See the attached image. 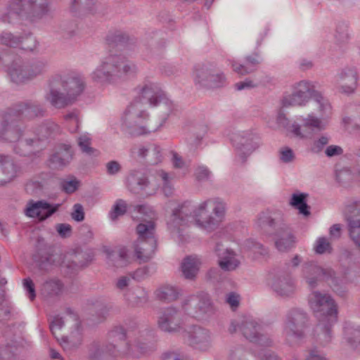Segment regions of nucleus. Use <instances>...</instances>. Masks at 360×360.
Returning <instances> with one entry per match:
<instances>
[{
  "mask_svg": "<svg viewBox=\"0 0 360 360\" xmlns=\"http://www.w3.org/2000/svg\"><path fill=\"white\" fill-rule=\"evenodd\" d=\"M167 206L172 209L167 221V229L172 237L179 241L183 240V231L192 224L206 232L214 231L226 212V204L219 198H207L195 205L189 202L171 200Z\"/></svg>",
  "mask_w": 360,
  "mask_h": 360,
  "instance_id": "f257e3e1",
  "label": "nucleus"
},
{
  "mask_svg": "<svg viewBox=\"0 0 360 360\" xmlns=\"http://www.w3.org/2000/svg\"><path fill=\"white\" fill-rule=\"evenodd\" d=\"M131 214L134 219L142 220L136 226L139 238L135 253L138 259L146 262L152 257L157 247L154 236L156 214L151 207L142 205L135 206Z\"/></svg>",
  "mask_w": 360,
  "mask_h": 360,
  "instance_id": "f03ea898",
  "label": "nucleus"
},
{
  "mask_svg": "<svg viewBox=\"0 0 360 360\" xmlns=\"http://www.w3.org/2000/svg\"><path fill=\"white\" fill-rule=\"evenodd\" d=\"M49 0H10L0 21L5 24H15L20 20L37 23L49 14Z\"/></svg>",
  "mask_w": 360,
  "mask_h": 360,
  "instance_id": "7ed1b4c3",
  "label": "nucleus"
},
{
  "mask_svg": "<svg viewBox=\"0 0 360 360\" xmlns=\"http://www.w3.org/2000/svg\"><path fill=\"white\" fill-rule=\"evenodd\" d=\"M308 302L309 308L318 319L319 326L324 330L323 335L326 341H330V328L338 320V307L335 300L328 293L314 290L309 294Z\"/></svg>",
  "mask_w": 360,
  "mask_h": 360,
  "instance_id": "20e7f679",
  "label": "nucleus"
},
{
  "mask_svg": "<svg viewBox=\"0 0 360 360\" xmlns=\"http://www.w3.org/2000/svg\"><path fill=\"white\" fill-rule=\"evenodd\" d=\"M313 101L316 104L319 116L311 112L306 117L301 116L299 118V120L302 123L303 127L310 131L311 136L313 131L326 130L333 113V106L330 101L320 92L317 91L314 94Z\"/></svg>",
  "mask_w": 360,
  "mask_h": 360,
  "instance_id": "39448f33",
  "label": "nucleus"
},
{
  "mask_svg": "<svg viewBox=\"0 0 360 360\" xmlns=\"http://www.w3.org/2000/svg\"><path fill=\"white\" fill-rule=\"evenodd\" d=\"M33 259L40 270L49 271L53 266H62L66 259V252H62L48 244L44 238L38 237Z\"/></svg>",
  "mask_w": 360,
  "mask_h": 360,
  "instance_id": "423d86ee",
  "label": "nucleus"
},
{
  "mask_svg": "<svg viewBox=\"0 0 360 360\" xmlns=\"http://www.w3.org/2000/svg\"><path fill=\"white\" fill-rule=\"evenodd\" d=\"M137 93L148 100L151 107L160 106L167 114L176 110V105L167 97L161 86L150 79H146L136 89Z\"/></svg>",
  "mask_w": 360,
  "mask_h": 360,
  "instance_id": "0eeeda50",
  "label": "nucleus"
},
{
  "mask_svg": "<svg viewBox=\"0 0 360 360\" xmlns=\"http://www.w3.org/2000/svg\"><path fill=\"white\" fill-rule=\"evenodd\" d=\"M148 114L143 110L142 103L135 101L130 103L124 111L122 120L130 129L132 135H143L157 130L150 124L144 125L143 122L147 119Z\"/></svg>",
  "mask_w": 360,
  "mask_h": 360,
  "instance_id": "6e6552de",
  "label": "nucleus"
},
{
  "mask_svg": "<svg viewBox=\"0 0 360 360\" xmlns=\"http://www.w3.org/2000/svg\"><path fill=\"white\" fill-rule=\"evenodd\" d=\"M231 140L236 156L241 162H244L261 144L259 136L252 130L238 131L233 134Z\"/></svg>",
  "mask_w": 360,
  "mask_h": 360,
  "instance_id": "1a4fd4ad",
  "label": "nucleus"
},
{
  "mask_svg": "<svg viewBox=\"0 0 360 360\" xmlns=\"http://www.w3.org/2000/svg\"><path fill=\"white\" fill-rule=\"evenodd\" d=\"M307 322V314L298 309L288 312L283 327V335L289 344L296 343L304 334V328Z\"/></svg>",
  "mask_w": 360,
  "mask_h": 360,
  "instance_id": "9d476101",
  "label": "nucleus"
},
{
  "mask_svg": "<svg viewBox=\"0 0 360 360\" xmlns=\"http://www.w3.org/2000/svg\"><path fill=\"white\" fill-rule=\"evenodd\" d=\"M116 60L114 54L102 58L89 75L90 80L101 86L113 84L117 82Z\"/></svg>",
  "mask_w": 360,
  "mask_h": 360,
  "instance_id": "9b49d317",
  "label": "nucleus"
},
{
  "mask_svg": "<svg viewBox=\"0 0 360 360\" xmlns=\"http://www.w3.org/2000/svg\"><path fill=\"white\" fill-rule=\"evenodd\" d=\"M317 91L314 85L309 81H300L292 86L291 93H285L281 100L283 107L304 106Z\"/></svg>",
  "mask_w": 360,
  "mask_h": 360,
  "instance_id": "f8f14e48",
  "label": "nucleus"
},
{
  "mask_svg": "<svg viewBox=\"0 0 360 360\" xmlns=\"http://www.w3.org/2000/svg\"><path fill=\"white\" fill-rule=\"evenodd\" d=\"M20 120L11 108L3 113L0 116V140L11 143L19 141L22 135Z\"/></svg>",
  "mask_w": 360,
  "mask_h": 360,
  "instance_id": "ddd939ff",
  "label": "nucleus"
},
{
  "mask_svg": "<svg viewBox=\"0 0 360 360\" xmlns=\"http://www.w3.org/2000/svg\"><path fill=\"white\" fill-rule=\"evenodd\" d=\"M182 313L186 314L181 308V311L173 307L163 309L158 317V328L169 333L181 332L184 326Z\"/></svg>",
  "mask_w": 360,
  "mask_h": 360,
  "instance_id": "4468645a",
  "label": "nucleus"
},
{
  "mask_svg": "<svg viewBox=\"0 0 360 360\" xmlns=\"http://www.w3.org/2000/svg\"><path fill=\"white\" fill-rule=\"evenodd\" d=\"M212 308V302L209 295L202 292L185 298L181 302V309L186 315L200 318Z\"/></svg>",
  "mask_w": 360,
  "mask_h": 360,
  "instance_id": "2eb2a0df",
  "label": "nucleus"
},
{
  "mask_svg": "<svg viewBox=\"0 0 360 360\" xmlns=\"http://www.w3.org/2000/svg\"><path fill=\"white\" fill-rule=\"evenodd\" d=\"M187 343L195 349L206 351L212 346L213 336L207 328L199 326H193L184 334Z\"/></svg>",
  "mask_w": 360,
  "mask_h": 360,
  "instance_id": "dca6fc26",
  "label": "nucleus"
},
{
  "mask_svg": "<svg viewBox=\"0 0 360 360\" xmlns=\"http://www.w3.org/2000/svg\"><path fill=\"white\" fill-rule=\"evenodd\" d=\"M67 82L60 76L53 77L49 84V91L45 98L56 108H63L68 105Z\"/></svg>",
  "mask_w": 360,
  "mask_h": 360,
  "instance_id": "f3484780",
  "label": "nucleus"
},
{
  "mask_svg": "<svg viewBox=\"0 0 360 360\" xmlns=\"http://www.w3.org/2000/svg\"><path fill=\"white\" fill-rule=\"evenodd\" d=\"M60 206V204H51L43 200H30L27 202L24 213L28 217L37 218L39 221H43L56 212Z\"/></svg>",
  "mask_w": 360,
  "mask_h": 360,
  "instance_id": "a211bd4d",
  "label": "nucleus"
},
{
  "mask_svg": "<svg viewBox=\"0 0 360 360\" xmlns=\"http://www.w3.org/2000/svg\"><path fill=\"white\" fill-rule=\"evenodd\" d=\"M338 87L343 94H353L358 86L359 75L354 66H346L335 76Z\"/></svg>",
  "mask_w": 360,
  "mask_h": 360,
  "instance_id": "6ab92c4d",
  "label": "nucleus"
},
{
  "mask_svg": "<svg viewBox=\"0 0 360 360\" xmlns=\"http://www.w3.org/2000/svg\"><path fill=\"white\" fill-rule=\"evenodd\" d=\"M333 275V271L329 269H323L314 262H306L302 266V276L311 288L316 287L321 278L328 279L330 278L333 283L335 284Z\"/></svg>",
  "mask_w": 360,
  "mask_h": 360,
  "instance_id": "aec40b11",
  "label": "nucleus"
},
{
  "mask_svg": "<svg viewBox=\"0 0 360 360\" xmlns=\"http://www.w3.org/2000/svg\"><path fill=\"white\" fill-rule=\"evenodd\" d=\"M349 234L360 250V202H354L347 207Z\"/></svg>",
  "mask_w": 360,
  "mask_h": 360,
  "instance_id": "412c9836",
  "label": "nucleus"
},
{
  "mask_svg": "<svg viewBox=\"0 0 360 360\" xmlns=\"http://www.w3.org/2000/svg\"><path fill=\"white\" fill-rule=\"evenodd\" d=\"M11 108L20 120L41 117L45 114L41 105L31 101L19 103Z\"/></svg>",
  "mask_w": 360,
  "mask_h": 360,
  "instance_id": "4be33fe9",
  "label": "nucleus"
},
{
  "mask_svg": "<svg viewBox=\"0 0 360 360\" xmlns=\"http://www.w3.org/2000/svg\"><path fill=\"white\" fill-rule=\"evenodd\" d=\"M268 285L276 295L282 297L291 295L295 289L292 278L284 274L272 276L269 278Z\"/></svg>",
  "mask_w": 360,
  "mask_h": 360,
  "instance_id": "5701e85b",
  "label": "nucleus"
},
{
  "mask_svg": "<svg viewBox=\"0 0 360 360\" xmlns=\"http://www.w3.org/2000/svg\"><path fill=\"white\" fill-rule=\"evenodd\" d=\"M239 329L247 339L261 346H270L272 342L268 337L259 333L260 326L254 320L244 321Z\"/></svg>",
  "mask_w": 360,
  "mask_h": 360,
  "instance_id": "b1692460",
  "label": "nucleus"
},
{
  "mask_svg": "<svg viewBox=\"0 0 360 360\" xmlns=\"http://www.w3.org/2000/svg\"><path fill=\"white\" fill-rule=\"evenodd\" d=\"M86 88L84 76L81 72L71 71L69 73V104L80 100Z\"/></svg>",
  "mask_w": 360,
  "mask_h": 360,
  "instance_id": "393cba45",
  "label": "nucleus"
},
{
  "mask_svg": "<svg viewBox=\"0 0 360 360\" xmlns=\"http://www.w3.org/2000/svg\"><path fill=\"white\" fill-rule=\"evenodd\" d=\"M127 338V348L123 351L124 353L138 357L146 352L148 347L143 332H130Z\"/></svg>",
  "mask_w": 360,
  "mask_h": 360,
  "instance_id": "a878e982",
  "label": "nucleus"
},
{
  "mask_svg": "<svg viewBox=\"0 0 360 360\" xmlns=\"http://www.w3.org/2000/svg\"><path fill=\"white\" fill-rule=\"evenodd\" d=\"M28 68L29 62L20 58H15L8 68L11 81L18 84L30 81Z\"/></svg>",
  "mask_w": 360,
  "mask_h": 360,
  "instance_id": "bb28decb",
  "label": "nucleus"
},
{
  "mask_svg": "<svg viewBox=\"0 0 360 360\" xmlns=\"http://www.w3.org/2000/svg\"><path fill=\"white\" fill-rule=\"evenodd\" d=\"M215 251L218 256V264L225 271L236 270L240 264L238 255L231 249L222 250L217 245Z\"/></svg>",
  "mask_w": 360,
  "mask_h": 360,
  "instance_id": "cd10ccee",
  "label": "nucleus"
},
{
  "mask_svg": "<svg viewBox=\"0 0 360 360\" xmlns=\"http://www.w3.org/2000/svg\"><path fill=\"white\" fill-rule=\"evenodd\" d=\"M124 183L131 192L136 193L145 191L149 185L146 176L140 169L130 170L125 177Z\"/></svg>",
  "mask_w": 360,
  "mask_h": 360,
  "instance_id": "c85d7f7f",
  "label": "nucleus"
},
{
  "mask_svg": "<svg viewBox=\"0 0 360 360\" xmlns=\"http://www.w3.org/2000/svg\"><path fill=\"white\" fill-rule=\"evenodd\" d=\"M18 174V168L9 155L0 154V186L11 183Z\"/></svg>",
  "mask_w": 360,
  "mask_h": 360,
  "instance_id": "c756f323",
  "label": "nucleus"
},
{
  "mask_svg": "<svg viewBox=\"0 0 360 360\" xmlns=\"http://www.w3.org/2000/svg\"><path fill=\"white\" fill-rule=\"evenodd\" d=\"M18 141L14 150L22 156H31L41 148V143L34 134L33 136L27 135L24 139Z\"/></svg>",
  "mask_w": 360,
  "mask_h": 360,
  "instance_id": "7c9ffc66",
  "label": "nucleus"
},
{
  "mask_svg": "<svg viewBox=\"0 0 360 360\" xmlns=\"http://www.w3.org/2000/svg\"><path fill=\"white\" fill-rule=\"evenodd\" d=\"M276 122L279 127L286 129L291 132L295 137L300 139H307L311 137V133L307 129L304 128L297 123L290 124L285 115L282 112H278L276 116Z\"/></svg>",
  "mask_w": 360,
  "mask_h": 360,
  "instance_id": "2f4dec72",
  "label": "nucleus"
},
{
  "mask_svg": "<svg viewBox=\"0 0 360 360\" xmlns=\"http://www.w3.org/2000/svg\"><path fill=\"white\" fill-rule=\"evenodd\" d=\"M68 146L60 145L55 148L49 159V166L53 169H63L66 166Z\"/></svg>",
  "mask_w": 360,
  "mask_h": 360,
  "instance_id": "473e14b6",
  "label": "nucleus"
},
{
  "mask_svg": "<svg viewBox=\"0 0 360 360\" xmlns=\"http://www.w3.org/2000/svg\"><path fill=\"white\" fill-rule=\"evenodd\" d=\"M343 339L352 347L360 352V327L352 323H346L343 330Z\"/></svg>",
  "mask_w": 360,
  "mask_h": 360,
  "instance_id": "72a5a7b5",
  "label": "nucleus"
},
{
  "mask_svg": "<svg viewBox=\"0 0 360 360\" xmlns=\"http://www.w3.org/2000/svg\"><path fill=\"white\" fill-rule=\"evenodd\" d=\"M202 264L201 259L196 255L186 257L181 264V271L186 279H193L197 275Z\"/></svg>",
  "mask_w": 360,
  "mask_h": 360,
  "instance_id": "f704fd0d",
  "label": "nucleus"
},
{
  "mask_svg": "<svg viewBox=\"0 0 360 360\" xmlns=\"http://www.w3.org/2000/svg\"><path fill=\"white\" fill-rule=\"evenodd\" d=\"M102 251L106 255L111 264L117 267H122L127 264L128 255L124 247L120 248L117 252H115L110 247L103 246Z\"/></svg>",
  "mask_w": 360,
  "mask_h": 360,
  "instance_id": "c9c22d12",
  "label": "nucleus"
},
{
  "mask_svg": "<svg viewBox=\"0 0 360 360\" xmlns=\"http://www.w3.org/2000/svg\"><path fill=\"white\" fill-rule=\"evenodd\" d=\"M114 58L116 60L117 81L123 77L134 75L137 72V67L134 63L118 55H114Z\"/></svg>",
  "mask_w": 360,
  "mask_h": 360,
  "instance_id": "e433bc0d",
  "label": "nucleus"
},
{
  "mask_svg": "<svg viewBox=\"0 0 360 360\" xmlns=\"http://www.w3.org/2000/svg\"><path fill=\"white\" fill-rule=\"evenodd\" d=\"M133 153H136L140 158H148V161L151 164H158L162 160L161 149L159 146L152 145L149 147L141 146L137 149L132 150Z\"/></svg>",
  "mask_w": 360,
  "mask_h": 360,
  "instance_id": "4c0bfd02",
  "label": "nucleus"
},
{
  "mask_svg": "<svg viewBox=\"0 0 360 360\" xmlns=\"http://www.w3.org/2000/svg\"><path fill=\"white\" fill-rule=\"evenodd\" d=\"M63 283L58 278H51L46 281L41 287V294L46 298L58 297L63 292Z\"/></svg>",
  "mask_w": 360,
  "mask_h": 360,
  "instance_id": "58836bf2",
  "label": "nucleus"
},
{
  "mask_svg": "<svg viewBox=\"0 0 360 360\" xmlns=\"http://www.w3.org/2000/svg\"><path fill=\"white\" fill-rule=\"evenodd\" d=\"M259 58L257 56L248 57L244 64L236 61L231 63L233 70L240 75H244L255 70V67L259 63Z\"/></svg>",
  "mask_w": 360,
  "mask_h": 360,
  "instance_id": "ea45409f",
  "label": "nucleus"
},
{
  "mask_svg": "<svg viewBox=\"0 0 360 360\" xmlns=\"http://www.w3.org/2000/svg\"><path fill=\"white\" fill-rule=\"evenodd\" d=\"M307 197L308 194L307 193L296 192L292 194L289 202L292 207L297 209L300 214L306 217L310 214L309 206L307 203Z\"/></svg>",
  "mask_w": 360,
  "mask_h": 360,
  "instance_id": "a19ab883",
  "label": "nucleus"
},
{
  "mask_svg": "<svg viewBox=\"0 0 360 360\" xmlns=\"http://www.w3.org/2000/svg\"><path fill=\"white\" fill-rule=\"evenodd\" d=\"M295 239L289 231H285L277 235L275 246L280 252H285L294 246Z\"/></svg>",
  "mask_w": 360,
  "mask_h": 360,
  "instance_id": "79ce46f5",
  "label": "nucleus"
},
{
  "mask_svg": "<svg viewBox=\"0 0 360 360\" xmlns=\"http://www.w3.org/2000/svg\"><path fill=\"white\" fill-rule=\"evenodd\" d=\"M64 326V320L59 316H56L54 317L53 321L51 323L50 329L59 344L63 347L64 349H65L66 347L68 346V340L65 336L60 333V330Z\"/></svg>",
  "mask_w": 360,
  "mask_h": 360,
  "instance_id": "37998d69",
  "label": "nucleus"
},
{
  "mask_svg": "<svg viewBox=\"0 0 360 360\" xmlns=\"http://www.w3.org/2000/svg\"><path fill=\"white\" fill-rule=\"evenodd\" d=\"M60 131L59 127L54 122H46L41 124L37 130L34 132L37 138H39L41 143L48 137L58 133Z\"/></svg>",
  "mask_w": 360,
  "mask_h": 360,
  "instance_id": "c03bdc74",
  "label": "nucleus"
},
{
  "mask_svg": "<svg viewBox=\"0 0 360 360\" xmlns=\"http://www.w3.org/2000/svg\"><path fill=\"white\" fill-rule=\"evenodd\" d=\"M210 70L206 66L195 68L193 73L195 84L205 88L207 85H210V82H209Z\"/></svg>",
  "mask_w": 360,
  "mask_h": 360,
  "instance_id": "a18cd8bd",
  "label": "nucleus"
},
{
  "mask_svg": "<svg viewBox=\"0 0 360 360\" xmlns=\"http://www.w3.org/2000/svg\"><path fill=\"white\" fill-rule=\"evenodd\" d=\"M180 293L179 289L170 285H163L157 290V296L160 300L168 302L176 300Z\"/></svg>",
  "mask_w": 360,
  "mask_h": 360,
  "instance_id": "49530a36",
  "label": "nucleus"
},
{
  "mask_svg": "<svg viewBox=\"0 0 360 360\" xmlns=\"http://www.w3.org/2000/svg\"><path fill=\"white\" fill-rule=\"evenodd\" d=\"M127 209L128 205L127 202L122 199H117L115 201L108 212V218L112 221H115L120 217L125 214Z\"/></svg>",
  "mask_w": 360,
  "mask_h": 360,
  "instance_id": "de8ad7c7",
  "label": "nucleus"
},
{
  "mask_svg": "<svg viewBox=\"0 0 360 360\" xmlns=\"http://www.w3.org/2000/svg\"><path fill=\"white\" fill-rule=\"evenodd\" d=\"M157 176H159L162 183V192L165 196H170L172 195L174 188L172 184V180L174 178L173 174H169L163 170H158L156 172Z\"/></svg>",
  "mask_w": 360,
  "mask_h": 360,
  "instance_id": "09e8293b",
  "label": "nucleus"
},
{
  "mask_svg": "<svg viewBox=\"0 0 360 360\" xmlns=\"http://www.w3.org/2000/svg\"><path fill=\"white\" fill-rule=\"evenodd\" d=\"M20 44V35H14L13 33L7 31H3L0 33V44L9 47H18Z\"/></svg>",
  "mask_w": 360,
  "mask_h": 360,
  "instance_id": "8fccbe9b",
  "label": "nucleus"
},
{
  "mask_svg": "<svg viewBox=\"0 0 360 360\" xmlns=\"http://www.w3.org/2000/svg\"><path fill=\"white\" fill-rule=\"evenodd\" d=\"M69 323L72 322V327L75 328V330L71 332V338L72 341H75V342H79L81 340V327L80 322L79 321L78 315L69 309Z\"/></svg>",
  "mask_w": 360,
  "mask_h": 360,
  "instance_id": "3c124183",
  "label": "nucleus"
},
{
  "mask_svg": "<svg viewBox=\"0 0 360 360\" xmlns=\"http://www.w3.org/2000/svg\"><path fill=\"white\" fill-rule=\"evenodd\" d=\"M46 63L43 60H36L32 63H29L28 73L30 80L43 74L46 71Z\"/></svg>",
  "mask_w": 360,
  "mask_h": 360,
  "instance_id": "603ef678",
  "label": "nucleus"
},
{
  "mask_svg": "<svg viewBox=\"0 0 360 360\" xmlns=\"http://www.w3.org/2000/svg\"><path fill=\"white\" fill-rule=\"evenodd\" d=\"M91 137L89 134L85 133L78 138V144L82 152L89 155H95L97 150L91 147Z\"/></svg>",
  "mask_w": 360,
  "mask_h": 360,
  "instance_id": "864d4df0",
  "label": "nucleus"
},
{
  "mask_svg": "<svg viewBox=\"0 0 360 360\" xmlns=\"http://www.w3.org/2000/svg\"><path fill=\"white\" fill-rule=\"evenodd\" d=\"M278 158L282 163H292L295 160V151L288 146H282L278 150Z\"/></svg>",
  "mask_w": 360,
  "mask_h": 360,
  "instance_id": "5fc2aeb1",
  "label": "nucleus"
},
{
  "mask_svg": "<svg viewBox=\"0 0 360 360\" xmlns=\"http://www.w3.org/2000/svg\"><path fill=\"white\" fill-rule=\"evenodd\" d=\"M20 44L19 46L25 51H32L37 46L36 38L30 33L20 34Z\"/></svg>",
  "mask_w": 360,
  "mask_h": 360,
  "instance_id": "6e6d98bb",
  "label": "nucleus"
},
{
  "mask_svg": "<svg viewBox=\"0 0 360 360\" xmlns=\"http://www.w3.org/2000/svg\"><path fill=\"white\" fill-rule=\"evenodd\" d=\"M314 250L316 253L319 255L330 253L332 247L326 238L319 237L316 240L314 244Z\"/></svg>",
  "mask_w": 360,
  "mask_h": 360,
  "instance_id": "4d7b16f0",
  "label": "nucleus"
},
{
  "mask_svg": "<svg viewBox=\"0 0 360 360\" xmlns=\"http://www.w3.org/2000/svg\"><path fill=\"white\" fill-rule=\"evenodd\" d=\"M330 136L328 134H322L315 139L311 146V150L314 153L321 152L329 143Z\"/></svg>",
  "mask_w": 360,
  "mask_h": 360,
  "instance_id": "13d9d810",
  "label": "nucleus"
},
{
  "mask_svg": "<svg viewBox=\"0 0 360 360\" xmlns=\"http://www.w3.org/2000/svg\"><path fill=\"white\" fill-rule=\"evenodd\" d=\"M257 224L261 228L274 227L275 221L269 212H262L258 216Z\"/></svg>",
  "mask_w": 360,
  "mask_h": 360,
  "instance_id": "bf43d9fd",
  "label": "nucleus"
},
{
  "mask_svg": "<svg viewBox=\"0 0 360 360\" xmlns=\"http://www.w3.org/2000/svg\"><path fill=\"white\" fill-rule=\"evenodd\" d=\"M209 82H210V85H207L206 88L219 87L224 83L225 77L223 74L214 72L211 69Z\"/></svg>",
  "mask_w": 360,
  "mask_h": 360,
  "instance_id": "052dcab7",
  "label": "nucleus"
},
{
  "mask_svg": "<svg viewBox=\"0 0 360 360\" xmlns=\"http://www.w3.org/2000/svg\"><path fill=\"white\" fill-rule=\"evenodd\" d=\"M262 84H263L262 81L252 79H246L244 81L236 83L235 84V87L237 90L241 91L244 89H250L255 88Z\"/></svg>",
  "mask_w": 360,
  "mask_h": 360,
  "instance_id": "680f3d73",
  "label": "nucleus"
},
{
  "mask_svg": "<svg viewBox=\"0 0 360 360\" xmlns=\"http://www.w3.org/2000/svg\"><path fill=\"white\" fill-rule=\"evenodd\" d=\"M69 131H71L72 132L77 131L79 123H80V118H79V112L78 110H74L73 111L69 112Z\"/></svg>",
  "mask_w": 360,
  "mask_h": 360,
  "instance_id": "e2e57ef3",
  "label": "nucleus"
},
{
  "mask_svg": "<svg viewBox=\"0 0 360 360\" xmlns=\"http://www.w3.org/2000/svg\"><path fill=\"white\" fill-rule=\"evenodd\" d=\"M195 176L198 181H207L212 178V174L207 167L202 165L196 168Z\"/></svg>",
  "mask_w": 360,
  "mask_h": 360,
  "instance_id": "0e129e2a",
  "label": "nucleus"
},
{
  "mask_svg": "<svg viewBox=\"0 0 360 360\" xmlns=\"http://www.w3.org/2000/svg\"><path fill=\"white\" fill-rule=\"evenodd\" d=\"M84 207L81 204L77 203L73 205L70 214L73 220L77 222L82 221L84 219Z\"/></svg>",
  "mask_w": 360,
  "mask_h": 360,
  "instance_id": "69168bd1",
  "label": "nucleus"
},
{
  "mask_svg": "<svg viewBox=\"0 0 360 360\" xmlns=\"http://www.w3.org/2000/svg\"><path fill=\"white\" fill-rule=\"evenodd\" d=\"M24 289L27 291V296L31 301L36 297V291L34 282L30 278H26L22 281Z\"/></svg>",
  "mask_w": 360,
  "mask_h": 360,
  "instance_id": "338daca9",
  "label": "nucleus"
},
{
  "mask_svg": "<svg viewBox=\"0 0 360 360\" xmlns=\"http://www.w3.org/2000/svg\"><path fill=\"white\" fill-rule=\"evenodd\" d=\"M105 168L107 174L111 176L117 174L122 170L120 163L116 160H111L107 162Z\"/></svg>",
  "mask_w": 360,
  "mask_h": 360,
  "instance_id": "774afa93",
  "label": "nucleus"
}]
</instances>
